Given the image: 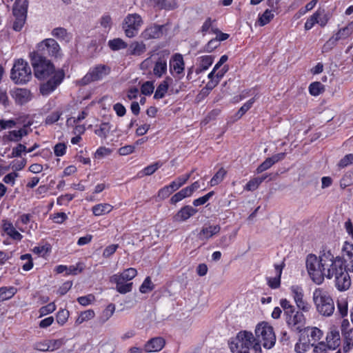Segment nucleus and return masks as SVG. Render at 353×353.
Segmentation results:
<instances>
[{"mask_svg": "<svg viewBox=\"0 0 353 353\" xmlns=\"http://www.w3.org/2000/svg\"><path fill=\"white\" fill-rule=\"evenodd\" d=\"M143 24L141 17L138 14H130L124 19L123 29L126 37H135Z\"/></svg>", "mask_w": 353, "mask_h": 353, "instance_id": "9b49d317", "label": "nucleus"}, {"mask_svg": "<svg viewBox=\"0 0 353 353\" xmlns=\"http://www.w3.org/2000/svg\"><path fill=\"white\" fill-rule=\"evenodd\" d=\"M18 176L19 174L15 172H10L3 177V181L7 184L14 185L15 183V179L18 177Z\"/></svg>", "mask_w": 353, "mask_h": 353, "instance_id": "69168bd1", "label": "nucleus"}, {"mask_svg": "<svg viewBox=\"0 0 353 353\" xmlns=\"http://www.w3.org/2000/svg\"><path fill=\"white\" fill-rule=\"evenodd\" d=\"M154 285L151 281V279L149 276H148L147 278H145L143 283L141 285L139 288V291L143 294H145L152 291Z\"/></svg>", "mask_w": 353, "mask_h": 353, "instance_id": "de8ad7c7", "label": "nucleus"}, {"mask_svg": "<svg viewBox=\"0 0 353 353\" xmlns=\"http://www.w3.org/2000/svg\"><path fill=\"white\" fill-rule=\"evenodd\" d=\"M214 57L210 55H205L199 57V66L196 69V72L200 73L206 70L212 64Z\"/></svg>", "mask_w": 353, "mask_h": 353, "instance_id": "473e14b6", "label": "nucleus"}, {"mask_svg": "<svg viewBox=\"0 0 353 353\" xmlns=\"http://www.w3.org/2000/svg\"><path fill=\"white\" fill-rule=\"evenodd\" d=\"M66 152V145L65 143H59L54 146V153L57 157H62Z\"/></svg>", "mask_w": 353, "mask_h": 353, "instance_id": "680f3d73", "label": "nucleus"}, {"mask_svg": "<svg viewBox=\"0 0 353 353\" xmlns=\"http://www.w3.org/2000/svg\"><path fill=\"white\" fill-rule=\"evenodd\" d=\"M23 152H26V147L25 145L19 143L12 149L11 157H19Z\"/></svg>", "mask_w": 353, "mask_h": 353, "instance_id": "13d9d810", "label": "nucleus"}, {"mask_svg": "<svg viewBox=\"0 0 353 353\" xmlns=\"http://www.w3.org/2000/svg\"><path fill=\"white\" fill-rule=\"evenodd\" d=\"M113 209V206L109 203H99L92 208V212L96 216H103L110 213Z\"/></svg>", "mask_w": 353, "mask_h": 353, "instance_id": "c756f323", "label": "nucleus"}, {"mask_svg": "<svg viewBox=\"0 0 353 353\" xmlns=\"http://www.w3.org/2000/svg\"><path fill=\"white\" fill-rule=\"evenodd\" d=\"M2 227L5 233L12 239L17 241H21L22 239L23 236L16 230L11 222L3 221Z\"/></svg>", "mask_w": 353, "mask_h": 353, "instance_id": "bb28decb", "label": "nucleus"}, {"mask_svg": "<svg viewBox=\"0 0 353 353\" xmlns=\"http://www.w3.org/2000/svg\"><path fill=\"white\" fill-rule=\"evenodd\" d=\"M95 316V313L92 310H88L84 312H82L78 318L76 319L75 323L77 325H80L85 321L92 319Z\"/></svg>", "mask_w": 353, "mask_h": 353, "instance_id": "4c0bfd02", "label": "nucleus"}, {"mask_svg": "<svg viewBox=\"0 0 353 353\" xmlns=\"http://www.w3.org/2000/svg\"><path fill=\"white\" fill-rule=\"evenodd\" d=\"M12 97L14 99L16 103L24 104L32 99L30 91L26 88H16L11 92Z\"/></svg>", "mask_w": 353, "mask_h": 353, "instance_id": "a211bd4d", "label": "nucleus"}, {"mask_svg": "<svg viewBox=\"0 0 353 353\" xmlns=\"http://www.w3.org/2000/svg\"><path fill=\"white\" fill-rule=\"evenodd\" d=\"M337 307L338 310L342 316H345L347 315L348 303L346 299L341 298L339 299L337 302Z\"/></svg>", "mask_w": 353, "mask_h": 353, "instance_id": "c03bdc74", "label": "nucleus"}, {"mask_svg": "<svg viewBox=\"0 0 353 353\" xmlns=\"http://www.w3.org/2000/svg\"><path fill=\"white\" fill-rule=\"evenodd\" d=\"M324 90L323 85L319 82H313L309 86L310 94L312 96H318Z\"/></svg>", "mask_w": 353, "mask_h": 353, "instance_id": "79ce46f5", "label": "nucleus"}, {"mask_svg": "<svg viewBox=\"0 0 353 353\" xmlns=\"http://www.w3.org/2000/svg\"><path fill=\"white\" fill-rule=\"evenodd\" d=\"M172 193V192L170 191L169 188L165 185L158 191L157 196L160 199H165L168 198Z\"/></svg>", "mask_w": 353, "mask_h": 353, "instance_id": "338daca9", "label": "nucleus"}, {"mask_svg": "<svg viewBox=\"0 0 353 353\" xmlns=\"http://www.w3.org/2000/svg\"><path fill=\"white\" fill-rule=\"evenodd\" d=\"M196 212V209L190 205H185L178 211L174 216V220L176 222H183L193 216Z\"/></svg>", "mask_w": 353, "mask_h": 353, "instance_id": "412c9836", "label": "nucleus"}, {"mask_svg": "<svg viewBox=\"0 0 353 353\" xmlns=\"http://www.w3.org/2000/svg\"><path fill=\"white\" fill-rule=\"evenodd\" d=\"M17 124V122L14 119H0V128L1 130L10 129L14 128Z\"/></svg>", "mask_w": 353, "mask_h": 353, "instance_id": "0e129e2a", "label": "nucleus"}, {"mask_svg": "<svg viewBox=\"0 0 353 353\" xmlns=\"http://www.w3.org/2000/svg\"><path fill=\"white\" fill-rule=\"evenodd\" d=\"M165 345V341L161 337L153 338L145 345V350L148 352H154L160 351Z\"/></svg>", "mask_w": 353, "mask_h": 353, "instance_id": "393cba45", "label": "nucleus"}, {"mask_svg": "<svg viewBox=\"0 0 353 353\" xmlns=\"http://www.w3.org/2000/svg\"><path fill=\"white\" fill-rule=\"evenodd\" d=\"M232 353H250V347L255 353H261V344L257 342L253 334L243 330L239 332L236 337L231 339L229 343Z\"/></svg>", "mask_w": 353, "mask_h": 353, "instance_id": "7ed1b4c3", "label": "nucleus"}, {"mask_svg": "<svg viewBox=\"0 0 353 353\" xmlns=\"http://www.w3.org/2000/svg\"><path fill=\"white\" fill-rule=\"evenodd\" d=\"M313 303L317 312L325 316H330L334 311V301L329 292L323 288H319L312 293Z\"/></svg>", "mask_w": 353, "mask_h": 353, "instance_id": "20e7f679", "label": "nucleus"}, {"mask_svg": "<svg viewBox=\"0 0 353 353\" xmlns=\"http://www.w3.org/2000/svg\"><path fill=\"white\" fill-rule=\"evenodd\" d=\"M308 341L310 343H316L323 335V331L316 327H308L306 328Z\"/></svg>", "mask_w": 353, "mask_h": 353, "instance_id": "cd10ccee", "label": "nucleus"}, {"mask_svg": "<svg viewBox=\"0 0 353 353\" xmlns=\"http://www.w3.org/2000/svg\"><path fill=\"white\" fill-rule=\"evenodd\" d=\"M343 350L347 352L353 346V328L344 332Z\"/></svg>", "mask_w": 353, "mask_h": 353, "instance_id": "ea45409f", "label": "nucleus"}, {"mask_svg": "<svg viewBox=\"0 0 353 353\" xmlns=\"http://www.w3.org/2000/svg\"><path fill=\"white\" fill-rule=\"evenodd\" d=\"M353 164V154H346L338 163V166L340 168H344L348 165Z\"/></svg>", "mask_w": 353, "mask_h": 353, "instance_id": "5fc2aeb1", "label": "nucleus"}, {"mask_svg": "<svg viewBox=\"0 0 353 353\" xmlns=\"http://www.w3.org/2000/svg\"><path fill=\"white\" fill-rule=\"evenodd\" d=\"M168 69L167 59L165 57H159L154 62L153 74L155 77L161 78L166 73Z\"/></svg>", "mask_w": 353, "mask_h": 353, "instance_id": "a878e982", "label": "nucleus"}, {"mask_svg": "<svg viewBox=\"0 0 353 353\" xmlns=\"http://www.w3.org/2000/svg\"><path fill=\"white\" fill-rule=\"evenodd\" d=\"M330 19V15L324 9L319 8L307 19L304 24V28L305 30H310L316 24H319L323 28L327 24Z\"/></svg>", "mask_w": 353, "mask_h": 353, "instance_id": "f8f14e48", "label": "nucleus"}, {"mask_svg": "<svg viewBox=\"0 0 353 353\" xmlns=\"http://www.w3.org/2000/svg\"><path fill=\"white\" fill-rule=\"evenodd\" d=\"M51 35L65 42H70L72 39L71 34L68 32L66 29L61 27L54 28L51 32Z\"/></svg>", "mask_w": 353, "mask_h": 353, "instance_id": "7c9ffc66", "label": "nucleus"}, {"mask_svg": "<svg viewBox=\"0 0 353 353\" xmlns=\"http://www.w3.org/2000/svg\"><path fill=\"white\" fill-rule=\"evenodd\" d=\"M164 26L152 25L146 28L141 36L145 39H157L163 35Z\"/></svg>", "mask_w": 353, "mask_h": 353, "instance_id": "aec40b11", "label": "nucleus"}, {"mask_svg": "<svg viewBox=\"0 0 353 353\" xmlns=\"http://www.w3.org/2000/svg\"><path fill=\"white\" fill-rule=\"evenodd\" d=\"M279 303L284 311L285 316L295 310L294 306L287 299H281Z\"/></svg>", "mask_w": 353, "mask_h": 353, "instance_id": "49530a36", "label": "nucleus"}, {"mask_svg": "<svg viewBox=\"0 0 353 353\" xmlns=\"http://www.w3.org/2000/svg\"><path fill=\"white\" fill-rule=\"evenodd\" d=\"M154 85L153 81H145L143 83L141 88V92L144 95H150L153 93Z\"/></svg>", "mask_w": 353, "mask_h": 353, "instance_id": "8fccbe9b", "label": "nucleus"}, {"mask_svg": "<svg viewBox=\"0 0 353 353\" xmlns=\"http://www.w3.org/2000/svg\"><path fill=\"white\" fill-rule=\"evenodd\" d=\"M143 3L149 7L159 10H171L177 7V3L174 0L172 3L168 0H143Z\"/></svg>", "mask_w": 353, "mask_h": 353, "instance_id": "6ab92c4d", "label": "nucleus"}, {"mask_svg": "<svg viewBox=\"0 0 353 353\" xmlns=\"http://www.w3.org/2000/svg\"><path fill=\"white\" fill-rule=\"evenodd\" d=\"M108 46L114 51L125 49L127 48V43L120 38L114 39L108 41Z\"/></svg>", "mask_w": 353, "mask_h": 353, "instance_id": "58836bf2", "label": "nucleus"}, {"mask_svg": "<svg viewBox=\"0 0 353 353\" xmlns=\"http://www.w3.org/2000/svg\"><path fill=\"white\" fill-rule=\"evenodd\" d=\"M311 345L313 347L312 353H327L330 350L324 341L318 342L315 344L311 343Z\"/></svg>", "mask_w": 353, "mask_h": 353, "instance_id": "a18cd8bd", "label": "nucleus"}, {"mask_svg": "<svg viewBox=\"0 0 353 353\" xmlns=\"http://www.w3.org/2000/svg\"><path fill=\"white\" fill-rule=\"evenodd\" d=\"M266 177L267 176H263L261 177H254L251 179L245 185L244 189L247 191H254L256 190Z\"/></svg>", "mask_w": 353, "mask_h": 353, "instance_id": "f704fd0d", "label": "nucleus"}, {"mask_svg": "<svg viewBox=\"0 0 353 353\" xmlns=\"http://www.w3.org/2000/svg\"><path fill=\"white\" fill-rule=\"evenodd\" d=\"M185 63L180 54H175L170 60V72L171 74L181 79L184 75Z\"/></svg>", "mask_w": 353, "mask_h": 353, "instance_id": "dca6fc26", "label": "nucleus"}, {"mask_svg": "<svg viewBox=\"0 0 353 353\" xmlns=\"http://www.w3.org/2000/svg\"><path fill=\"white\" fill-rule=\"evenodd\" d=\"M162 165V163L160 162H156L154 163H152L147 167H145L143 172L146 176H150L154 173Z\"/></svg>", "mask_w": 353, "mask_h": 353, "instance_id": "4d7b16f0", "label": "nucleus"}, {"mask_svg": "<svg viewBox=\"0 0 353 353\" xmlns=\"http://www.w3.org/2000/svg\"><path fill=\"white\" fill-rule=\"evenodd\" d=\"M95 301V296L92 294H88L86 296H80L77 299L79 303L83 306H87L92 303Z\"/></svg>", "mask_w": 353, "mask_h": 353, "instance_id": "6e6d98bb", "label": "nucleus"}, {"mask_svg": "<svg viewBox=\"0 0 353 353\" xmlns=\"http://www.w3.org/2000/svg\"><path fill=\"white\" fill-rule=\"evenodd\" d=\"M301 310H294L285 316L288 325L293 330L301 331L305 323V317Z\"/></svg>", "mask_w": 353, "mask_h": 353, "instance_id": "4468645a", "label": "nucleus"}, {"mask_svg": "<svg viewBox=\"0 0 353 353\" xmlns=\"http://www.w3.org/2000/svg\"><path fill=\"white\" fill-rule=\"evenodd\" d=\"M305 266L310 279L316 285L323 283L325 277L334 278L336 288L339 291L347 290L351 285L348 272H353V245L345 242L341 256H335L326 249L319 256L310 254L306 257Z\"/></svg>", "mask_w": 353, "mask_h": 353, "instance_id": "f257e3e1", "label": "nucleus"}, {"mask_svg": "<svg viewBox=\"0 0 353 353\" xmlns=\"http://www.w3.org/2000/svg\"><path fill=\"white\" fill-rule=\"evenodd\" d=\"M274 17V10L267 9L263 14H259L256 23L260 26L268 24Z\"/></svg>", "mask_w": 353, "mask_h": 353, "instance_id": "2f4dec72", "label": "nucleus"}, {"mask_svg": "<svg viewBox=\"0 0 353 353\" xmlns=\"http://www.w3.org/2000/svg\"><path fill=\"white\" fill-rule=\"evenodd\" d=\"M290 290L298 310L304 312H308L311 309V305L304 299L303 288L298 285H294L290 287Z\"/></svg>", "mask_w": 353, "mask_h": 353, "instance_id": "ddd939ff", "label": "nucleus"}, {"mask_svg": "<svg viewBox=\"0 0 353 353\" xmlns=\"http://www.w3.org/2000/svg\"><path fill=\"white\" fill-rule=\"evenodd\" d=\"M174 80L170 77H167L159 83L154 94L155 99H160L165 96V94L170 91V94H177L179 89L174 88L172 85Z\"/></svg>", "mask_w": 353, "mask_h": 353, "instance_id": "2eb2a0df", "label": "nucleus"}, {"mask_svg": "<svg viewBox=\"0 0 353 353\" xmlns=\"http://www.w3.org/2000/svg\"><path fill=\"white\" fill-rule=\"evenodd\" d=\"M119 245L117 244H112L107 246L103 252V256L104 258L110 257L112 254L115 253Z\"/></svg>", "mask_w": 353, "mask_h": 353, "instance_id": "e2e57ef3", "label": "nucleus"}, {"mask_svg": "<svg viewBox=\"0 0 353 353\" xmlns=\"http://www.w3.org/2000/svg\"><path fill=\"white\" fill-rule=\"evenodd\" d=\"M221 227L219 225H208L205 224L201 228L199 238L201 240H208L213 236L219 233Z\"/></svg>", "mask_w": 353, "mask_h": 353, "instance_id": "4be33fe9", "label": "nucleus"}, {"mask_svg": "<svg viewBox=\"0 0 353 353\" xmlns=\"http://www.w3.org/2000/svg\"><path fill=\"white\" fill-rule=\"evenodd\" d=\"M137 275L135 268H130L122 272L113 274L110 278V281L116 285V290L120 294H126L132 290L133 283L130 282Z\"/></svg>", "mask_w": 353, "mask_h": 353, "instance_id": "39448f33", "label": "nucleus"}, {"mask_svg": "<svg viewBox=\"0 0 353 353\" xmlns=\"http://www.w3.org/2000/svg\"><path fill=\"white\" fill-rule=\"evenodd\" d=\"M273 165L274 163L272 161L270 157L267 158L261 165L258 166V168H256V172L261 173L269 169Z\"/></svg>", "mask_w": 353, "mask_h": 353, "instance_id": "052dcab7", "label": "nucleus"}, {"mask_svg": "<svg viewBox=\"0 0 353 353\" xmlns=\"http://www.w3.org/2000/svg\"><path fill=\"white\" fill-rule=\"evenodd\" d=\"M337 41L338 40L334 37V35L331 37L323 46L322 52L325 53L332 50L334 48V47L336 45Z\"/></svg>", "mask_w": 353, "mask_h": 353, "instance_id": "09e8293b", "label": "nucleus"}, {"mask_svg": "<svg viewBox=\"0 0 353 353\" xmlns=\"http://www.w3.org/2000/svg\"><path fill=\"white\" fill-rule=\"evenodd\" d=\"M32 53H38L42 57H50L54 59H61L63 56L59 44L52 38L45 39L37 43L36 51Z\"/></svg>", "mask_w": 353, "mask_h": 353, "instance_id": "423d86ee", "label": "nucleus"}, {"mask_svg": "<svg viewBox=\"0 0 353 353\" xmlns=\"http://www.w3.org/2000/svg\"><path fill=\"white\" fill-rule=\"evenodd\" d=\"M226 174V171L224 168H221L219 170V171L214 175V176L211 179L210 181V184L211 186H215L219 184L224 179Z\"/></svg>", "mask_w": 353, "mask_h": 353, "instance_id": "a19ab883", "label": "nucleus"}, {"mask_svg": "<svg viewBox=\"0 0 353 353\" xmlns=\"http://www.w3.org/2000/svg\"><path fill=\"white\" fill-rule=\"evenodd\" d=\"M329 350H334L341 344V335L338 328L332 327L330 328L325 336V342Z\"/></svg>", "mask_w": 353, "mask_h": 353, "instance_id": "f3484780", "label": "nucleus"}, {"mask_svg": "<svg viewBox=\"0 0 353 353\" xmlns=\"http://www.w3.org/2000/svg\"><path fill=\"white\" fill-rule=\"evenodd\" d=\"M255 334L258 342L263 343V346L266 349L272 348L276 342V336L273 327L266 322L259 323L255 329Z\"/></svg>", "mask_w": 353, "mask_h": 353, "instance_id": "6e6552de", "label": "nucleus"}, {"mask_svg": "<svg viewBox=\"0 0 353 353\" xmlns=\"http://www.w3.org/2000/svg\"><path fill=\"white\" fill-rule=\"evenodd\" d=\"M254 101L255 100L254 98L250 99L241 107V108L239 110V111L236 113L237 119H240L248 110L250 109V108L252 106L253 103H254Z\"/></svg>", "mask_w": 353, "mask_h": 353, "instance_id": "603ef678", "label": "nucleus"}, {"mask_svg": "<svg viewBox=\"0 0 353 353\" xmlns=\"http://www.w3.org/2000/svg\"><path fill=\"white\" fill-rule=\"evenodd\" d=\"M28 1L16 0L12 8V13L14 17L13 29L15 31H20L23 27L27 17Z\"/></svg>", "mask_w": 353, "mask_h": 353, "instance_id": "1a4fd4ad", "label": "nucleus"}, {"mask_svg": "<svg viewBox=\"0 0 353 353\" xmlns=\"http://www.w3.org/2000/svg\"><path fill=\"white\" fill-rule=\"evenodd\" d=\"M17 292L14 287L0 288V300L1 301L11 299Z\"/></svg>", "mask_w": 353, "mask_h": 353, "instance_id": "72a5a7b5", "label": "nucleus"}, {"mask_svg": "<svg viewBox=\"0 0 353 353\" xmlns=\"http://www.w3.org/2000/svg\"><path fill=\"white\" fill-rule=\"evenodd\" d=\"M69 317V312L66 310H61L57 314V322L63 325L68 321Z\"/></svg>", "mask_w": 353, "mask_h": 353, "instance_id": "864d4df0", "label": "nucleus"}, {"mask_svg": "<svg viewBox=\"0 0 353 353\" xmlns=\"http://www.w3.org/2000/svg\"><path fill=\"white\" fill-rule=\"evenodd\" d=\"M111 128L112 126L109 123H103L94 130V132L99 137L106 139Z\"/></svg>", "mask_w": 353, "mask_h": 353, "instance_id": "e433bc0d", "label": "nucleus"}, {"mask_svg": "<svg viewBox=\"0 0 353 353\" xmlns=\"http://www.w3.org/2000/svg\"><path fill=\"white\" fill-rule=\"evenodd\" d=\"M110 69L105 65H97L88 72V73L79 81L81 85H88L93 81H97L103 79L110 73Z\"/></svg>", "mask_w": 353, "mask_h": 353, "instance_id": "9d476101", "label": "nucleus"}, {"mask_svg": "<svg viewBox=\"0 0 353 353\" xmlns=\"http://www.w3.org/2000/svg\"><path fill=\"white\" fill-rule=\"evenodd\" d=\"M83 266L81 263H77L75 265H70L68 267V272L66 275L74 274L76 275L82 272Z\"/></svg>", "mask_w": 353, "mask_h": 353, "instance_id": "bf43d9fd", "label": "nucleus"}, {"mask_svg": "<svg viewBox=\"0 0 353 353\" xmlns=\"http://www.w3.org/2000/svg\"><path fill=\"white\" fill-rule=\"evenodd\" d=\"M28 134V131L26 127L21 128L19 130H13L9 131L7 134L3 137V139L8 141L19 142L23 137Z\"/></svg>", "mask_w": 353, "mask_h": 353, "instance_id": "5701e85b", "label": "nucleus"}, {"mask_svg": "<svg viewBox=\"0 0 353 353\" xmlns=\"http://www.w3.org/2000/svg\"><path fill=\"white\" fill-rule=\"evenodd\" d=\"M56 308L57 307L54 302L50 303L48 305L41 307L39 309V317H42L48 314L52 313L56 310Z\"/></svg>", "mask_w": 353, "mask_h": 353, "instance_id": "3c124183", "label": "nucleus"}, {"mask_svg": "<svg viewBox=\"0 0 353 353\" xmlns=\"http://www.w3.org/2000/svg\"><path fill=\"white\" fill-rule=\"evenodd\" d=\"M11 79L17 84H25L32 78V70L28 62L22 59L16 60L10 72Z\"/></svg>", "mask_w": 353, "mask_h": 353, "instance_id": "0eeeda50", "label": "nucleus"}, {"mask_svg": "<svg viewBox=\"0 0 353 353\" xmlns=\"http://www.w3.org/2000/svg\"><path fill=\"white\" fill-rule=\"evenodd\" d=\"M30 57L35 77L40 80L48 79L41 85L40 92L43 96L49 95L63 81L65 77L63 70H55L54 65L49 59L38 53H30Z\"/></svg>", "mask_w": 353, "mask_h": 353, "instance_id": "f03ea898", "label": "nucleus"}, {"mask_svg": "<svg viewBox=\"0 0 353 353\" xmlns=\"http://www.w3.org/2000/svg\"><path fill=\"white\" fill-rule=\"evenodd\" d=\"M284 265L283 264H276L274 265V271H275V275L273 277H268L267 279L268 280V285L272 288V289H276L278 288L281 285V276L282 274V271Z\"/></svg>", "mask_w": 353, "mask_h": 353, "instance_id": "b1692460", "label": "nucleus"}, {"mask_svg": "<svg viewBox=\"0 0 353 353\" xmlns=\"http://www.w3.org/2000/svg\"><path fill=\"white\" fill-rule=\"evenodd\" d=\"M145 50V45L142 42H133L129 47L130 54L133 55H141Z\"/></svg>", "mask_w": 353, "mask_h": 353, "instance_id": "c9c22d12", "label": "nucleus"}, {"mask_svg": "<svg viewBox=\"0 0 353 353\" xmlns=\"http://www.w3.org/2000/svg\"><path fill=\"white\" fill-rule=\"evenodd\" d=\"M311 343L309 341H303L301 339L296 343L294 350L297 353H304L310 350Z\"/></svg>", "mask_w": 353, "mask_h": 353, "instance_id": "37998d69", "label": "nucleus"}, {"mask_svg": "<svg viewBox=\"0 0 353 353\" xmlns=\"http://www.w3.org/2000/svg\"><path fill=\"white\" fill-rule=\"evenodd\" d=\"M214 22V21L211 19V18H208L205 21L204 23H203L202 26H201V31L203 34H205L206 32H208L210 29L212 30V23Z\"/></svg>", "mask_w": 353, "mask_h": 353, "instance_id": "774afa93", "label": "nucleus"}, {"mask_svg": "<svg viewBox=\"0 0 353 353\" xmlns=\"http://www.w3.org/2000/svg\"><path fill=\"white\" fill-rule=\"evenodd\" d=\"M353 33V21L348 23L345 27L338 30L334 34L338 41L350 37Z\"/></svg>", "mask_w": 353, "mask_h": 353, "instance_id": "c85d7f7f", "label": "nucleus"}]
</instances>
